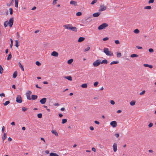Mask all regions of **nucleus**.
I'll return each mask as SVG.
<instances>
[{
	"label": "nucleus",
	"mask_w": 156,
	"mask_h": 156,
	"mask_svg": "<svg viewBox=\"0 0 156 156\" xmlns=\"http://www.w3.org/2000/svg\"><path fill=\"white\" fill-rule=\"evenodd\" d=\"M103 52L108 56H113V54L111 51H109L107 48H105L103 49Z\"/></svg>",
	"instance_id": "f257e3e1"
},
{
	"label": "nucleus",
	"mask_w": 156,
	"mask_h": 156,
	"mask_svg": "<svg viewBox=\"0 0 156 156\" xmlns=\"http://www.w3.org/2000/svg\"><path fill=\"white\" fill-rule=\"evenodd\" d=\"M108 25L107 23H104L99 26L98 28V30H101L102 29H105V28L107 27Z\"/></svg>",
	"instance_id": "f03ea898"
},
{
	"label": "nucleus",
	"mask_w": 156,
	"mask_h": 156,
	"mask_svg": "<svg viewBox=\"0 0 156 156\" xmlns=\"http://www.w3.org/2000/svg\"><path fill=\"white\" fill-rule=\"evenodd\" d=\"M101 63V60L98 59L93 63V65L94 67H96L99 66Z\"/></svg>",
	"instance_id": "7ed1b4c3"
},
{
	"label": "nucleus",
	"mask_w": 156,
	"mask_h": 156,
	"mask_svg": "<svg viewBox=\"0 0 156 156\" xmlns=\"http://www.w3.org/2000/svg\"><path fill=\"white\" fill-rule=\"evenodd\" d=\"M16 101L18 103H21L22 102L21 97L20 95H18L16 98Z\"/></svg>",
	"instance_id": "20e7f679"
},
{
	"label": "nucleus",
	"mask_w": 156,
	"mask_h": 156,
	"mask_svg": "<svg viewBox=\"0 0 156 156\" xmlns=\"http://www.w3.org/2000/svg\"><path fill=\"white\" fill-rule=\"evenodd\" d=\"M32 92L30 90H28L27 91L26 94V95L27 96V99L30 100L31 98H30V95L31 94Z\"/></svg>",
	"instance_id": "39448f33"
},
{
	"label": "nucleus",
	"mask_w": 156,
	"mask_h": 156,
	"mask_svg": "<svg viewBox=\"0 0 156 156\" xmlns=\"http://www.w3.org/2000/svg\"><path fill=\"white\" fill-rule=\"evenodd\" d=\"M13 23V18H11L10 19L8 23L10 27H12Z\"/></svg>",
	"instance_id": "423d86ee"
},
{
	"label": "nucleus",
	"mask_w": 156,
	"mask_h": 156,
	"mask_svg": "<svg viewBox=\"0 0 156 156\" xmlns=\"http://www.w3.org/2000/svg\"><path fill=\"white\" fill-rule=\"evenodd\" d=\"M110 125L113 128L116 127L117 126V123L116 121H113L110 123Z\"/></svg>",
	"instance_id": "0eeeda50"
},
{
	"label": "nucleus",
	"mask_w": 156,
	"mask_h": 156,
	"mask_svg": "<svg viewBox=\"0 0 156 156\" xmlns=\"http://www.w3.org/2000/svg\"><path fill=\"white\" fill-rule=\"evenodd\" d=\"M100 9H99V11H102L105 10L107 8L106 6H104V5H101L100 6Z\"/></svg>",
	"instance_id": "6e6552de"
},
{
	"label": "nucleus",
	"mask_w": 156,
	"mask_h": 156,
	"mask_svg": "<svg viewBox=\"0 0 156 156\" xmlns=\"http://www.w3.org/2000/svg\"><path fill=\"white\" fill-rule=\"evenodd\" d=\"M70 4L75 6H76L78 5L77 2L76 1L73 0L70 1Z\"/></svg>",
	"instance_id": "1a4fd4ad"
},
{
	"label": "nucleus",
	"mask_w": 156,
	"mask_h": 156,
	"mask_svg": "<svg viewBox=\"0 0 156 156\" xmlns=\"http://www.w3.org/2000/svg\"><path fill=\"white\" fill-rule=\"evenodd\" d=\"M46 101L47 99L45 98H44L41 99L40 101V102L41 104H44L46 103Z\"/></svg>",
	"instance_id": "9d476101"
},
{
	"label": "nucleus",
	"mask_w": 156,
	"mask_h": 156,
	"mask_svg": "<svg viewBox=\"0 0 156 156\" xmlns=\"http://www.w3.org/2000/svg\"><path fill=\"white\" fill-rule=\"evenodd\" d=\"M69 28V30L73 31L76 32L77 31V28L76 27H73L72 25H71V26Z\"/></svg>",
	"instance_id": "9b49d317"
},
{
	"label": "nucleus",
	"mask_w": 156,
	"mask_h": 156,
	"mask_svg": "<svg viewBox=\"0 0 156 156\" xmlns=\"http://www.w3.org/2000/svg\"><path fill=\"white\" fill-rule=\"evenodd\" d=\"M58 55V53L55 51H54L51 53V55L55 57H57Z\"/></svg>",
	"instance_id": "f8f14e48"
},
{
	"label": "nucleus",
	"mask_w": 156,
	"mask_h": 156,
	"mask_svg": "<svg viewBox=\"0 0 156 156\" xmlns=\"http://www.w3.org/2000/svg\"><path fill=\"white\" fill-rule=\"evenodd\" d=\"M113 147L114 152H115L117 150V145L116 143H114L113 145Z\"/></svg>",
	"instance_id": "ddd939ff"
},
{
	"label": "nucleus",
	"mask_w": 156,
	"mask_h": 156,
	"mask_svg": "<svg viewBox=\"0 0 156 156\" xmlns=\"http://www.w3.org/2000/svg\"><path fill=\"white\" fill-rule=\"evenodd\" d=\"M100 14L101 12H98L93 14L92 15L94 17H98L100 15Z\"/></svg>",
	"instance_id": "4468645a"
},
{
	"label": "nucleus",
	"mask_w": 156,
	"mask_h": 156,
	"mask_svg": "<svg viewBox=\"0 0 156 156\" xmlns=\"http://www.w3.org/2000/svg\"><path fill=\"white\" fill-rule=\"evenodd\" d=\"M71 25L69 24H66L63 26L66 29H70Z\"/></svg>",
	"instance_id": "2eb2a0df"
},
{
	"label": "nucleus",
	"mask_w": 156,
	"mask_h": 156,
	"mask_svg": "<svg viewBox=\"0 0 156 156\" xmlns=\"http://www.w3.org/2000/svg\"><path fill=\"white\" fill-rule=\"evenodd\" d=\"M85 39V38L84 37H80L79 38L78 42H81L83 41Z\"/></svg>",
	"instance_id": "dca6fc26"
},
{
	"label": "nucleus",
	"mask_w": 156,
	"mask_h": 156,
	"mask_svg": "<svg viewBox=\"0 0 156 156\" xmlns=\"http://www.w3.org/2000/svg\"><path fill=\"white\" fill-rule=\"evenodd\" d=\"M51 133L55 135L56 136H58V134L57 132L54 129L52 130H51Z\"/></svg>",
	"instance_id": "f3484780"
},
{
	"label": "nucleus",
	"mask_w": 156,
	"mask_h": 156,
	"mask_svg": "<svg viewBox=\"0 0 156 156\" xmlns=\"http://www.w3.org/2000/svg\"><path fill=\"white\" fill-rule=\"evenodd\" d=\"M108 62L106 59H104L101 62V64H107L108 63Z\"/></svg>",
	"instance_id": "a211bd4d"
},
{
	"label": "nucleus",
	"mask_w": 156,
	"mask_h": 156,
	"mask_svg": "<svg viewBox=\"0 0 156 156\" xmlns=\"http://www.w3.org/2000/svg\"><path fill=\"white\" fill-rule=\"evenodd\" d=\"M64 77L65 78L68 80H69L72 81V78L70 76H65Z\"/></svg>",
	"instance_id": "6ab92c4d"
},
{
	"label": "nucleus",
	"mask_w": 156,
	"mask_h": 156,
	"mask_svg": "<svg viewBox=\"0 0 156 156\" xmlns=\"http://www.w3.org/2000/svg\"><path fill=\"white\" fill-rule=\"evenodd\" d=\"M37 95H32L31 96V99H32L33 100H35L37 99Z\"/></svg>",
	"instance_id": "aec40b11"
},
{
	"label": "nucleus",
	"mask_w": 156,
	"mask_h": 156,
	"mask_svg": "<svg viewBox=\"0 0 156 156\" xmlns=\"http://www.w3.org/2000/svg\"><path fill=\"white\" fill-rule=\"evenodd\" d=\"M144 66L145 67H148L150 68H152L153 67V66L151 65H149L148 64H144Z\"/></svg>",
	"instance_id": "412c9836"
},
{
	"label": "nucleus",
	"mask_w": 156,
	"mask_h": 156,
	"mask_svg": "<svg viewBox=\"0 0 156 156\" xmlns=\"http://www.w3.org/2000/svg\"><path fill=\"white\" fill-rule=\"evenodd\" d=\"M17 75V72L16 71H15L13 73V77L14 78L16 77Z\"/></svg>",
	"instance_id": "4be33fe9"
},
{
	"label": "nucleus",
	"mask_w": 156,
	"mask_h": 156,
	"mask_svg": "<svg viewBox=\"0 0 156 156\" xmlns=\"http://www.w3.org/2000/svg\"><path fill=\"white\" fill-rule=\"evenodd\" d=\"M50 156H58V155L57 154L51 152L50 153Z\"/></svg>",
	"instance_id": "5701e85b"
},
{
	"label": "nucleus",
	"mask_w": 156,
	"mask_h": 156,
	"mask_svg": "<svg viewBox=\"0 0 156 156\" xmlns=\"http://www.w3.org/2000/svg\"><path fill=\"white\" fill-rule=\"evenodd\" d=\"M18 64H19V67L21 68V69L23 71H24V68H23V66H22V64H21V63L20 62H19L18 63Z\"/></svg>",
	"instance_id": "b1692460"
},
{
	"label": "nucleus",
	"mask_w": 156,
	"mask_h": 156,
	"mask_svg": "<svg viewBox=\"0 0 156 156\" xmlns=\"http://www.w3.org/2000/svg\"><path fill=\"white\" fill-rule=\"evenodd\" d=\"M73 59H70L69 60L67 61V63L69 64H71L73 61Z\"/></svg>",
	"instance_id": "393cba45"
},
{
	"label": "nucleus",
	"mask_w": 156,
	"mask_h": 156,
	"mask_svg": "<svg viewBox=\"0 0 156 156\" xmlns=\"http://www.w3.org/2000/svg\"><path fill=\"white\" fill-rule=\"evenodd\" d=\"M119 63V62L118 61H114L111 62L110 63V65H112L114 64H117Z\"/></svg>",
	"instance_id": "a878e982"
},
{
	"label": "nucleus",
	"mask_w": 156,
	"mask_h": 156,
	"mask_svg": "<svg viewBox=\"0 0 156 156\" xmlns=\"http://www.w3.org/2000/svg\"><path fill=\"white\" fill-rule=\"evenodd\" d=\"M136 101H132L130 102V105L131 106H133L135 104Z\"/></svg>",
	"instance_id": "bb28decb"
},
{
	"label": "nucleus",
	"mask_w": 156,
	"mask_h": 156,
	"mask_svg": "<svg viewBox=\"0 0 156 156\" xmlns=\"http://www.w3.org/2000/svg\"><path fill=\"white\" fill-rule=\"evenodd\" d=\"M87 85L86 83H84L81 85V87L84 88H86L87 87Z\"/></svg>",
	"instance_id": "cd10ccee"
},
{
	"label": "nucleus",
	"mask_w": 156,
	"mask_h": 156,
	"mask_svg": "<svg viewBox=\"0 0 156 156\" xmlns=\"http://www.w3.org/2000/svg\"><path fill=\"white\" fill-rule=\"evenodd\" d=\"M6 138V133H4L3 136L2 137V140L4 141L5 140Z\"/></svg>",
	"instance_id": "c85d7f7f"
},
{
	"label": "nucleus",
	"mask_w": 156,
	"mask_h": 156,
	"mask_svg": "<svg viewBox=\"0 0 156 156\" xmlns=\"http://www.w3.org/2000/svg\"><path fill=\"white\" fill-rule=\"evenodd\" d=\"M138 56V55L136 54H133L131 55H130V57L132 58H134L135 57H137Z\"/></svg>",
	"instance_id": "c756f323"
},
{
	"label": "nucleus",
	"mask_w": 156,
	"mask_h": 156,
	"mask_svg": "<svg viewBox=\"0 0 156 156\" xmlns=\"http://www.w3.org/2000/svg\"><path fill=\"white\" fill-rule=\"evenodd\" d=\"M15 7H18V0H15Z\"/></svg>",
	"instance_id": "7c9ffc66"
},
{
	"label": "nucleus",
	"mask_w": 156,
	"mask_h": 156,
	"mask_svg": "<svg viewBox=\"0 0 156 156\" xmlns=\"http://www.w3.org/2000/svg\"><path fill=\"white\" fill-rule=\"evenodd\" d=\"M10 103V102L9 101H6L5 103H3L4 105L5 106H6Z\"/></svg>",
	"instance_id": "2f4dec72"
},
{
	"label": "nucleus",
	"mask_w": 156,
	"mask_h": 156,
	"mask_svg": "<svg viewBox=\"0 0 156 156\" xmlns=\"http://www.w3.org/2000/svg\"><path fill=\"white\" fill-rule=\"evenodd\" d=\"M3 71V69L1 65H0V73L2 74Z\"/></svg>",
	"instance_id": "473e14b6"
},
{
	"label": "nucleus",
	"mask_w": 156,
	"mask_h": 156,
	"mask_svg": "<svg viewBox=\"0 0 156 156\" xmlns=\"http://www.w3.org/2000/svg\"><path fill=\"white\" fill-rule=\"evenodd\" d=\"M117 56L118 58L122 56L121 53L120 52H117Z\"/></svg>",
	"instance_id": "72a5a7b5"
},
{
	"label": "nucleus",
	"mask_w": 156,
	"mask_h": 156,
	"mask_svg": "<svg viewBox=\"0 0 156 156\" xmlns=\"http://www.w3.org/2000/svg\"><path fill=\"white\" fill-rule=\"evenodd\" d=\"M12 58V55L10 53L8 55L7 58V60H9L10 59H11Z\"/></svg>",
	"instance_id": "f704fd0d"
},
{
	"label": "nucleus",
	"mask_w": 156,
	"mask_h": 156,
	"mask_svg": "<svg viewBox=\"0 0 156 156\" xmlns=\"http://www.w3.org/2000/svg\"><path fill=\"white\" fill-rule=\"evenodd\" d=\"M133 32L135 33H136V34H138L140 32V31L138 29H135L134 31H133Z\"/></svg>",
	"instance_id": "c9c22d12"
},
{
	"label": "nucleus",
	"mask_w": 156,
	"mask_h": 156,
	"mask_svg": "<svg viewBox=\"0 0 156 156\" xmlns=\"http://www.w3.org/2000/svg\"><path fill=\"white\" fill-rule=\"evenodd\" d=\"M92 20L91 19L90 17H88L86 19V21H87L88 22H90Z\"/></svg>",
	"instance_id": "e433bc0d"
},
{
	"label": "nucleus",
	"mask_w": 156,
	"mask_h": 156,
	"mask_svg": "<svg viewBox=\"0 0 156 156\" xmlns=\"http://www.w3.org/2000/svg\"><path fill=\"white\" fill-rule=\"evenodd\" d=\"M15 46H16V47H18V46H19V45H18V44H19V42H18V41L17 40H16L15 41Z\"/></svg>",
	"instance_id": "4c0bfd02"
},
{
	"label": "nucleus",
	"mask_w": 156,
	"mask_h": 156,
	"mask_svg": "<svg viewBox=\"0 0 156 156\" xmlns=\"http://www.w3.org/2000/svg\"><path fill=\"white\" fill-rule=\"evenodd\" d=\"M67 122V120L66 119H62V123L64 124Z\"/></svg>",
	"instance_id": "58836bf2"
},
{
	"label": "nucleus",
	"mask_w": 156,
	"mask_h": 156,
	"mask_svg": "<svg viewBox=\"0 0 156 156\" xmlns=\"http://www.w3.org/2000/svg\"><path fill=\"white\" fill-rule=\"evenodd\" d=\"M37 116L39 118H41L42 117V114L41 113L38 114Z\"/></svg>",
	"instance_id": "ea45409f"
},
{
	"label": "nucleus",
	"mask_w": 156,
	"mask_h": 156,
	"mask_svg": "<svg viewBox=\"0 0 156 156\" xmlns=\"http://www.w3.org/2000/svg\"><path fill=\"white\" fill-rule=\"evenodd\" d=\"M144 9H150L151 8V6H146L144 7Z\"/></svg>",
	"instance_id": "a19ab883"
},
{
	"label": "nucleus",
	"mask_w": 156,
	"mask_h": 156,
	"mask_svg": "<svg viewBox=\"0 0 156 156\" xmlns=\"http://www.w3.org/2000/svg\"><path fill=\"white\" fill-rule=\"evenodd\" d=\"M76 15L77 16H80L82 15V13L81 12H77Z\"/></svg>",
	"instance_id": "79ce46f5"
},
{
	"label": "nucleus",
	"mask_w": 156,
	"mask_h": 156,
	"mask_svg": "<svg viewBox=\"0 0 156 156\" xmlns=\"http://www.w3.org/2000/svg\"><path fill=\"white\" fill-rule=\"evenodd\" d=\"M97 2V0H94L91 3V5H94L95 3Z\"/></svg>",
	"instance_id": "37998d69"
},
{
	"label": "nucleus",
	"mask_w": 156,
	"mask_h": 156,
	"mask_svg": "<svg viewBox=\"0 0 156 156\" xmlns=\"http://www.w3.org/2000/svg\"><path fill=\"white\" fill-rule=\"evenodd\" d=\"M8 22L7 21H5L4 23V26L5 27H6L8 25Z\"/></svg>",
	"instance_id": "c03bdc74"
},
{
	"label": "nucleus",
	"mask_w": 156,
	"mask_h": 156,
	"mask_svg": "<svg viewBox=\"0 0 156 156\" xmlns=\"http://www.w3.org/2000/svg\"><path fill=\"white\" fill-rule=\"evenodd\" d=\"M9 12H10V14L12 15L13 13V10H12V8H10L9 9Z\"/></svg>",
	"instance_id": "a18cd8bd"
},
{
	"label": "nucleus",
	"mask_w": 156,
	"mask_h": 156,
	"mask_svg": "<svg viewBox=\"0 0 156 156\" xmlns=\"http://www.w3.org/2000/svg\"><path fill=\"white\" fill-rule=\"evenodd\" d=\"M36 64L38 66H40L41 65V63L39 61L36 62Z\"/></svg>",
	"instance_id": "49530a36"
},
{
	"label": "nucleus",
	"mask_w": 156,
	"mask_h": 156,
	"mask_svg": "<svg viewBox=\"0 0 156 156\" xmlns=\"http://www.w3.org/2000/svg\"><path fill=\"white\" fill-rule=\"evenodd\" d=\"M22 109L23 111L25 112L27 109V108H26L24 107H23L22 108Z\"/></svg>",
	"instance_id": "de8ad7c7"
},
{
	"label": "nucleus",
	"mask_w": 156,
	"mask_h": 156,
	"mask_svg": "<svg viewBox=\"0 0 156 156\" xmlns=\"http://www.w3.org/2000/svg\"><path fill=\"white\" fill-rule=\"evenodd\" d=\"M153 126V123L151 122L148 125V126L149 128H151V127H152Z\"/></svg>",
	"instance_id": "09e8293b"
},
{
	"label": "nucleus",
	"mask_w": 156,
	"mask_h": 156,
	"mask_svg": "<svg viewBox=\"0 0 156 156\" xmlns=\"http://www.w3.org/2000/svg\"><path fill=\"white\" fill-rule=\"evenodd\" d=\"M149 51L150 53H152L154 52V50L152 48H149L148 50Z\"/></svg>",
	"instance_id": "8fccbe9b"
},
{
	"label": "nucleus",
	"mask_w": 156,
	"mask_h": 156,
	"mask_svg": "<svg viewBox=\"0 0 156 156\" xmlns=\"http://www.w3.org/2000/svg\"><path fill=\"white\" fill-rule=\"evenodd\" d=\"M98 84V82H95L94 83V87H96L97 86Z\"/></svg>",
	"instance_id": "3c124183"
},
{
	"label": "nucleus",
	"mask_w": 156,
	"mask_h": 156,
	"mask_svg": "<svg viewBox=\"0 0 156 156\" xmlns=\"http://www.w3.org/2000/svg\"><path fill=\"white\" fill-rule=\"evenodd\" d=\"M90 48L89 47H88L85 49L84 51L86 52L89 51L90 49Z\"/></svg>",
	"instance_id": "603ef678"
},
{
	"label": "nucleus",
	"mask_w": 156,
	"mask_h": 156,
	"mask_svg": "<svg viewBox=\"0 0 156 156\" xmlns=\"http://www.w3.org/2000/svg\"><path fill=\"white\" fill-rule=\"evenodd\" d=\"M58 0H53L52 4L53 5H55L57 3V1Z\"/></svg>",
	"instance_id": "864d4df0"
},
{
	"label": "nucleus",
	"mask_w": 156,
	"mask_h": 156,
	"mask_svg": "<svg viewBox=\"0 0 156 156\" xmlns=\"http://www.w3.org/2000/svg\"><path fill=\"white\" fill-rule=\"evenodd\" d=\"M145 90H144L142 91L141 92H140V95H142L144 94L145 93Z\"/></svg>",
	"instance_id": "5fc2aeb1"
},
{
	"label": "nucleus",
	"mask_w": 156,
	"mask_h": 156,
	"mask_svg": "<svg viewBox=\"0 0 156 156\" xmlns=\"http://www.w3.org/2000/svg\"><path fill=\"white\" fill-rule=\"evenodd\" d=\"M115 42L116 44H120V42L118 40H115Z\"/></svg>",
	"instance_id": "6e6d98bb"
},
{
	"label": "nucleus",
	"mask_w": 156,
	"mask_h": 156,
	"mask_svg": "<svg viewBox=\"0 0 156 156\" xmlns=\"http://www.w3.org/2000/svg\"><path fill=\"white\" fill-rule=\"evenodd\" d=\"M111 104L112 105H114L115 104L114 101L112 100L110 101Z\"/></svg>",
	"instance_id": "4d7b16f0"
},
{
	"label": "nucleus",
	"mask_w": 156,
	"mask_h": 156,
	"mask_svg": "<svg viewBox=\"0 0 156 156\" xmlns=\"http://www.w3.org/2000/svg\"><path fill=\"white\" fill-rule=\"evenodd\" d=\"M108 37H105L103 39V41H105L108 40Z\"/></svg>",
	"instance_id": "13d9d810"
},
{
	"label": "nucleus",
	"mask_w": 156,
	"mask_h": 156,
	"mask_svg": "<svg viewBox=\"0 0 156 156\" xmlns=\"http://www.w3.org/2000/svg\"><path fill=\"white\" fill-rule=\"evenodd\" d=\"M154 0H150L148 2V3H153L154 2Z\"/></svg>",
	"instance_id": "bf43d9fd"
},
{
	"label": "nucleus",
	"mask_w": 156,
	"mask_h": 156,
	"mask_svg": "<svg viewBox=\"0 0 156 156\" xmlns=\"http://www.w3.org/2000/svg\"><path fill=\"white\" fill-rule=\"evenodd\" d=\"M95 123L99 125L100 124V122L97 121H94Z\"/></svg>",
	"instance_id": "052dcab7"
},
{
	"label": "nucleus",
	"mask_w": 156,
	"mask_h": 156,
	"mask_svg": "<svg viewBox=\"0 0 156 156\" xmlns=\"http://www.w3.org/2000/svg\"><path fill=\"white\" fill-rule=\"evenodd\" d=\"M116 137L118 138L119 136V133H115V135Z\"/></svg>",
	"instance_id": "680f3d73"
},
{
	"label": "nucleus",
	"mask_w": 156,
	"mask_h": 156,
	"mask_svg": "<svg viewBox=\"0 0 156 156\" xmlns=\"http://www.w3.org/2000/svg\"><path fill=\"white\" fill-rule=\"evenodd\" d=\"M0 96H1V97L3 96L4 97H5V94L4 93H1L0 94Z\"/></svg>",
	"instance_id": "e2e57ef3"
},
{
	"label": "nucleus",
	"mask_w": 156,
	"mask_h": 156,
	"mask_svg": "<svg viewBox=\"0 0 156 156\" xmlns=\"http://www.w3.org/2000/svg\"><path fill=\"white\" fill-rule=\"evenodd\" d=\"M90 130H93L94 129V127L92 126H90Z\"/></svg>",
	"instance_id": "0e129e2a"
},
{
	"label": "nucleus",
	"mask_w": 156,
	"mask_h": 156,
	"mask_svg": "<svg viewBox=\"0 0 156 156\" xmlns=\"http://www.w3.org/2000/svg\"><path fill=\"white\" fill-rule=\"evenodd\" d=\"M92 150L94 152H95L96 151V149L94 147H92Z\"/></svg>",
	"instance_id": "69168bd1"
},
{
	"label": "nucleus",
	"mask_w": 156,
	"mask_h": 156,
	"mask_svg": "<svg viewBox=\"0 0 156 156\" xmlns=\"http://www.w3.org/2000/svg\"><path fill=\"white\" fill-rule=\"evenodd\" d=\"M136 48H138V49H142V47L138 46H136Z\"/></svg>",
	"instance_id": "338daca9"
},
{
	"label": "nucleus",
	"mask_w": 156,
	"mask_h": 156,
	"mask_svg": "<svg viewBox=\"0 0 156 156\" xmlns=\"http://www.w3.org/2000/svg\"><path fill=\"white\" fill-rule=\"evenodd\" d=\"M122 112V110H119L117 111V112L118 113H119Z\"/></svg>",
	"instance_id": "774afa93"
}]
</instances>
